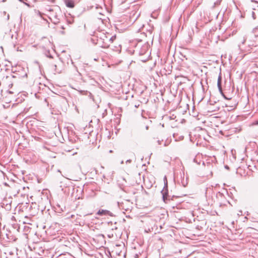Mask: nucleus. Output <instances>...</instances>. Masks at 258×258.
I'll list each match as a JSON object with an SVG mask.
<instances>
[{
	"label": "nucleus",
	"instance_id": "nucleus-1",
	"mask_svg": "<svg viewBox=\"0 0 258 258\" xmlns=\"http://www.w3.org/2000/svg\"><path fill=\"white\" fill-rule=\"evenodd\" d=\"M164 181V187L161 191L162 195V199L164 202H166V200H168V181L166 176H165L163 178Z\"/></svg>",
	"mask_w": 258,
	"mask_h": 258
},
{
	"label": "nucleus",
	"instance_id": "nucleus-2",
	"mask_svg": "<svg viewBox=\"0 0 258 258\" xmlns=\"http://www.w3.org/2000/svg\"><path fill=\"white\" fill-rule=\"evenodd\" d=\"M97 43L100 45L101 47L102 48H108L110 45V43L108 41H106V38H105V39L100 38V40H98Z\"/></svg>",
	"mask_w": 258,
	"mask_h": 258
},
{
	"label": "nucleus",
	"instance_id": "nucleus-3",
	"mask_svg": "<svg viewBox=\"0 0 258 258\" xmlns=\"http://www.w3.org/2000/svg\"><path fill=\"white\" fill-rule=\"evenodd\" d=\"M97 214L100 216L102 215H110L111 216L112 213L107 210H99L98 212L97 213Z\"/></svg>",
	"mask_w": 258,
	"mask_h": 258
},
{
	"label": "nucleus",
	"instance_id": "nucleus-4",
	"mask_svg": "<svg viewBox=\"0 0 258 258\" xmlns=\"http://www.w3.org/2000/svg\"><path fill=\"white\" fill-rule=\"evenodd\" d=\"M66 6L70 8H73L75 7L74 2L73 0H64Z\"/></svg>",
	"mask_w": 258,
	"mask_h": 258
},
{
	"label": "nucleus",
	"instance_id": "nucleus-5",
	"mask_svg": "<svg viewBox=\"0 0 258 258\" xmlns=\"http://www.w3.org/2000/svg\"><path fill=\"white\" fill-rule=\"evenodd\" d=\"M221 80H222V77L220 75L219 76L218 79V82H217V85L218 89L220 91V92H222V86H221Z\"/></svg>",
	"mask_w": 258,
	"mask_h": 258
},
{
	"label": "nucleus",
	"instance_id": "nucleus-6",
	"mask_svg": "<svg viewBox=\"0 0 258 258\" xmlns=\"http://www.w3.org/2000/svg\"><path fill=\"white\" fill-rule=\"evenodd\" d=\"M104 37L106 38V41H108L110 44L113 42V40L115 38V36H112L109 38H108L106 35H104Z\"/></svg>",
	"mask_w": 258,
	"mask_h": 258
},
{
	"label": "nucleus",
	"instance_id": "nucleus-7",
	"mask_svg": "<svg viewBox=\"0 0 258 258\" xmlns=\"http://www.w3.org/2000/svg\"><path fill=\"white\" fill-rule=\"evenodd\" d=\"M181 183L183 186L185 187L188 184L187 178H184L183 177L181 179Z\"/></svg>",
	"mask_w": 258,
	"mask_h": 258
},
{
	"label": "nucleus",
	"instance_id": "nucleus-8",
	"mask_svg": "<svg viewBox=\"0 0 258 258\" xmlns=\"http://www.w3.org/2000/svg\"><path fill=\"white\" fill-rule=\"evenodd\" d=\"M147 47L146 46H143V47L142 48V50L139 52V54L140 55H143L147 50Z\"/></svg>",
	"mask_w": 258,
	"mask_h": 258
},
{
	"label": "nucleus",
	"instance_id": "nucleus-9",
	"mask_svg": "<svg viewBox=\"0 0 258 258\" xmlns=\"http://www.w3.org/2000/svg\"><path fill=\"white\" fill-rule=\"evenodd\" d=\"M246 40V38L244 36L243 37L242 40H241V42L242 44H244Z\"/></svg>",
	"mask_w": 258,
	"mask_h": 258
},
{
	"label": "nucleus",
	"instance_id": "nucleus-10",
	"mask_svg": "<svg viewBox=\"0 0 258 258\" xmlns=\"http://www.w3.org/2000/svg\"><path fill=\"white\" fill-rule=\"evenodd\" d=\"M53 67L54 68V71L56 72V73H58V71H56V64H53Z\"/></svg>",
	"mask_w": 258,
	"mask_h": 258
},
{
	"label": "nucleus",
	"instance_id": "nucleus-11",
	"mask_svg": "<svg viewBox=\"0 0 258 258\" xmlns=\"http://www.w3.org/2000/svg\"><path fill=\"white\" fill-rule=\"evenodd\" d=\"M122 204H123V203H120L119 202H118V206L119 208H123L122 206Z\"/></svg>",
	"mask_w": 258,
	"mask_h": 258
},
{
	"label": "nucleus",
	"instance_id": "nucleus-12",
	"mask_svg": "<svg viewBox=\"0 0 258 258\" xmlns=\"http://www.w3.org/2000/svg\"><path fill=\"white\" fill-rule=\"evenodd\" d=\"M252 2H254L258 4V0H251Z\"/></svg>",
	"mask_w": 258,
	"mask_h": 258
},
{
	"label": "nucleus",
	"instance_id": "nucleus-13",
	"mask_svg": "<svg viewBox=\"0 0 258 258\" xmlns=\"http://www.w3.org/2000/svg\"><path fill=\"white\" fill-rule=\"evenodd\" d=\"M219 109V107H216V109H214L212 111H217V110H218Z\"/></svg>",
	"mask_w": 258,
	"mask_h": 258
},
{
	"label": "nucleus",
	"instance_id": "nucleus-14",
	"mask_svg": "<svg viewBox=\"0 0 258 258\" xmlns=\"http://www.w3.org/2000/svg\"><path fill=\"white\" fill-rule=\"evenodd\" d=\"M131 162V160L129 159L126 161V163H130Z\"/></svg>",
	"mask_w": 258,
	"mask_h": 258
},
{
	"label": "nucleus",
	"instance_id": "nucleus-15",
	"mask_svg": "<svg viewBox=\"0 0 258 258\" xmlns=\"http://www.w3.org/2000/svg\"><path fill=\"white\" fill-rule=\"evenodd\" d=\"M223 96H224L225 99H229V98H227L224 95H223Z\"/></svg>",
	"mask_w": 258,
	"mask_h": 258
},
{
	"label": "nucleus",
	"instance_id": "nucleus-16",
	"mask_svg": "<svg viewBox=\"0 0 258 258\" xmlns=\"http://www.w3.org/2000/svg\"><path fill=\"white\" fill-rule=\"evenodd\" d=\"M255 124H258V120L256 121Z\"/></svg>",
	"mask_w": 258,
	"mask_h": 258
},
{
	"label": "nucleus",
	"instance_id": "nucleus-17",
	"mask_svg": "<svg viewBox=\"0 0 258 258\" xmlns=\"http://www.w3.org/2000/svg\"><path fill=\"white\" fill-rule=\"evenodd\" d=\"M19 1L20 2H22V3H24V2H23V0H19Z\"/></svg>",
	"mask_w": 258,
	"mask_h": 258
},
{
	"label": "nucleus",
	"instance_id": "nucleus-18",
	"mask_svg": "<svg viewBox=\"0 0 258 258\" xmlns=\"http://www.w3.org/2000/svg\"><path fill=\"white\" fill-rule=\"evenodd\" d=\"M48 57H50V58L52 57V56H51V55H49V56H48Z\"/></svg>",
	"mask_w": 258,
	"mask_h": 258
},
{
	"label": "nucleus",
	"instance_id": "nucleus-19",
	"mask_svg": "<svg viewBox=\"0 0 258 258\" xmlns=\"http://www.w3.org/2000/svg\"><path fill=\"white\" fill-rule=\"evenodd\" d=\"M146 130H148V126H147L146 127Z\"/></svg>",
	"mask_w": 258,
	"mask_h": 258
},
{
	"label": "nucleus",
	"instance_id": "nucleus-20",
	"mask_svg": "<svg viewBox=\"0 0 258 258\" xmlns=\"http://www.w3.org/2000/svg\"><path fill=\"white\" fill-rule=\"evenodd\" d=\"M123 161H122L121 162V164H123Z\"/></svg>",
	"mask_w": 258,
	"mask_h": 258
},
{
	"label": "nucleus",
	"instance_id": "nucleus-21",
	"mask_svg": "<svg viewBox=\"0 0 258 258\" xmlns=\"http://www.w3.org/2000/svg\"><path fill=\"white\" fill-rule=\"evenodd\" d=\"M225 168H228V166H225Z\"/></svg>",
	"mask_w": 258,
	"mask_h": 258
}]
</instances>
